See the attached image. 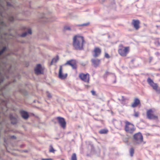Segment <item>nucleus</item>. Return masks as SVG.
Here are the masks:
<instances>
[{"label":"nucleus","instance_id":"1","mask_svg":"<svg viewBox=\"0 0 160 160\" xmlns=\"http://www.w3.org/2000/svg\"><path fill=\"white\" fill-rule=\"evenodd\" d=\"M85 43L84 37L77 35L73 38V46L76 50H81L83 48L84 44Z\"/></svg>","mask_w":160,"mask_h":160},{"label":"nucleus","instance_id":"2","mask_svg":"<svg viewBox=\"0 0 160 160\" xmlns=\"http://www.w3.org/2000/svg\"><path fill=\"white\" fill-rule=\"evenodd\" d=\"M130 50L129 47H125L122 44H120L118 46V51L120 56L122 57H126L129 53Z\"/></svg>","mask_w":160,"mask_h":160},{"label":"nucleus","instance_id":"3","mask_svg":"<svg viewBox=\"0 0 160 160\" xmlns=\"http://www.w3.org/2000/svg\"><path fill=\"white\" fill-rule=\"evenodd\" d=\"M125 123L124 130L126 132L130 134L133 133L135 130L134 125L127 121L125 122Z\"/></svg>","mask_w":160,"mask_h":160},{"label":"nucleus","instance_id":"4","mask_svg":"<svg viewBox=\"0 0 160 160\" xmlns=\"http://www.w3.org/2000/svg\"><path fill=\"white\" fill-rule=\"evenodd\" d=\"M154 111L152 109H149L146 111V115L148 119L150 120H157L158 116L154 113Z\"/></svg>","mask_w":160,"mask_h":160},{"label":"nucleus","instance_id":"5","mask_svg":"<svg viewBox=\"0 0 160 160\" xmlns=\"http://www.w3.org/2000/svg\"><path fill=\"white\" fill-rule=\"evenodd\" d=\"M78 77L82 81L87 83H89L90 80V76L89 73H84L82 72L79 74Z\"/></svg>","mask_w":160,"mask_h":160},{"label":"nucleus","instance_id":"6","mask_svg":"<svg viewBox=\"0 0 160 160\" xmlns=\"http://www.w3.org/2000/svg\"><path fill=\"white\" fill-rule=\"evenodd\" d=\"M133 137L134 140L137 144H139L143 142V136L140 132L134 134Z\"/></svg>","mask_w":160,"mask_h":160},{"label":"nucleus","instance_id":"7","mask_svg":"<svg viewBox=\"0 0 160 160\" xmlns=\"http://www.w3.org/2000/svg\"><path fill=\"white\" fill-rule=\"evenodd\" d=\"M69 65L73 69H76L77 66L76 62L74 60H71L67 61V62L63 65L66 66ZM63 66V65H62Z\"/></svg>","mask_w":160,"mask_h":160},{"label":"nucleus","instance_id":"8","mask_svg":"<svg viewBox=\"0 0 160 160\" xmlns=\"http://www.w3.org/2000/svg\"><path fill=\"white\" fill-rule=\"evenodd\" d=\"M56 119L61 127L63 129L65 128L66 127V123L65 119L63 118L59 117H57Z\"/></svg>","mask_w":160,"mask_h":160},{"label":"nucleus","instance_id":"9","mask_svg":"<svg viewBox=\"0 0 160 160\" xmlns=\"http://www.w3.org/2000/svg\"><path fill=\"white\" fill-rule=\"evenodd\" d=\"M101 50L100 48L97 47H95L93 51V57L95 58L98 57L101 54Z\"/></svg>","mask_w":160,"mask_h":160},{"label":"nucleus","instance_id":"10","mask_svg":"<svg viewBox=\"0 0 160 160\" xmlns=\"http://www.w3.org/2000/svg\"><path fill=\"white\" fill-rule=\"evenodd\" d=\"M62 66L61 65L60 66L58 77L59 78L62 79H65L67 76V73L63 74L62 73Z\"/></svg>","mask_w":160,"mask_h":160},{"label":"nucleus","instance_id":"11","mask_svg":"<svg viewBox=\"0 0 160 160\" xmlns=\"http://www.w3.org/2000/svg\"><path fill=\"white\" fill-rule=\"evenodd\" d=\"M43 70V69L40 64H38L34 69L35 73L37 75L42 73Z\"/></svg>","mask_w":160,"mask_h":160},{"label":"nucleus","instance_id":"12","mask_svg":"<svg viewBox=\"0 0 160 160\" xmlns=\"http://www.w3.org/2000/svg\"><path fill=\"white\" fill-rule=\"evenodd\" d=\"M140 21L138 20L133 19L132 20V24L134 28L137 30L140 28Z\"/></svg>","mask_w":160,"mask_h":160},{"label":"nucleus","instance_id":"13","mask_svg":"<svg viewBox=\"0 0 160 160\" xmlns=\"http://www.w3.org/2000/svg\"><path fill=\"white\" fill-rule=\"evenodd\" d=\"M115 127L118 129L121 130L123 126V122L121 121H117L115 122Z\"/></svg>","mask_w":160,"mask_h":160},{"label":"nucleus","instance_id":"14","mask_svg":"<svg viewBox=\"0 0 160 160\" xmlns=\"http://www.w3.org/2000/svg\"><path fill=\"white\" fill-rule=\"evenodd\" d=\"M91 61L93 66L95 68L98 67L101 62V60L98 59H92Z\"/></svg>","mask_w":160,"mask_h":160},{"label":"nucleus","instance_id":"15","mask_svg":"<svg viewBox=\"0 0 160 160\" xmlns=\"http://www.w3.org/2000/svg\"><path fill=\"white\" fill-rule=\"evenodd\" d=\"M140 104V101L139 99L137 98H135L132 104L131 107L135 108Z\"/></svg>","mask_w":160,"mask_h":160},{"label":"nucleus","instance_id":"16","mask_svg":"<svg viewBox=\"0 0 160 160\" xmlns=\"http://www.w3.org/2000/svg\"><path fill=\"white\" fill-rule=\"evenodd\" d=\"M151 86L158 93L160 94V89L158 88V86L157 83H154Z\"/></svg>","mask_w":160,"mask_h":160},{"label":"nucleus","instance_id":"17","mask_svg":"<svg viewBox=\"0 0 160 160\" xmlns=\"http://www.w3.org/2000/svg\"><path fill=\"white\" fill-rule=\"evenodd\" d=\"M20 113L22 117L24 119H27L28 118L29 116L28 113L24 111H21Z\"/></svg>","mask_w":160,"mask_h":160},{"label":"nucleus","instance_id":"18","mask_svg":"<svg viewBox=\"0 0 160 160\" xmlns=\"http://www.w3.org/2000/svg\"><path fill=\"white\" fill-rule=\"evenodd\" d=\"M10 118L11 120V123L13 124H15L17 122V120L16 118H14L12 115H10Z\"/></svg>","mask_w":160,"mask_h":160},{"label":"nucleus","instance_id":"19","mask_svg":"<svg viewBox=\"0 0 160 160\" xmlns=\"http://www.w3.org/2000/svg\"><path fill=\"white\" fill-rule=\"evenodd\" d=\"M108 132L107 129H102L99 131V133L101 134H105L107 133Z\"/></svg>","mask_w":160,"mask_h":160},{"label":"nucleus","instance_id":"20","mask_svg":"<svg viewBox=\"0 0 160 160\" xmlns=\"http://www.w3.org/2000/svg\"><path fill=\"white\" fill-rule=\"evenodd\" d=\"M28 33L30 34H32V31L31 29H29L28 30V32H25L22 34L21 35V37H24L26 36Z\"/></svg>","mask_w":160,"mask_h":160},{"label":"nucleus","instance_id":"21","mask_svg":"<svg viewBox=\"0 0 160 160\" xmlns=\"http://www.w3.org/2000/svg\"><path fill=\"white\" fill-rule=\"evenodd\" d=\"M59 58L58 56H57V57L54 58H53L50 63V65H52L53 63H56V62L58 60Z\"/></svg>","mask_w":160,"mask_h":160},{"label":"nucleus","instance_id":"22","mask_svg":"<svg viewBox=\"0 0 160 160\" xmlns=\"http://www.w3.org/2000/svg\"><path fill=\"white\" fill-rule=\"evenodd\" d=\"M147 82L151 86L154 83L152 80L150 78H148L147 79Z\"/></svg>","mask_w":160,"mask_h":160},{"label":"nucleus","instance_id":"23","mask_svg":"<svg viewBox=\"0 0 160 160\" xmlns=\"http://www.w3.org/2000/svg\"><path fill=\"white\" fill-rule=\"evenodd\" d=\"M134 150L133 148H130L129 152L131 157H132L134 153Z\"/></svg>","mask_w":160,"mask_h":160},{"label":"nucleus","instance_id":"24","mask_svg":"<svg viewBox=\"0 0 160 160\" xmlns=\"http://www.w3.org/2000/svg\"><path fill=\"white\" fill-rule=\"evenodd\" d=\"M127 99L126 98H125L123 96H122L121 97V99H118L122 103H123Z\"/></svg>","mask_w":160,"mask_h":160},{"label":"nucleus","instance_id":"25","mask_svg":"<svg viewBox=\"0 0 160 160\" xmlns=\"http://www.w3.org/2000/svg\"><path fill=\"white\" fill-rule=\"evenodd\" d=\"M71 160H77L76 155L75 153H73L72 154Z\"/></svg>","mask_w":160,"mask_h":160},{"label":"nucleus","instance_id":"26","mask_svg":"<svg viewBox=\"0 0 160 160\" xmlns=\"http://www.w3.org/2000/svg\"><path fill=\"white\" fill-rule=\"evenodd\" d=\"M154 44L157 46H159L160 45V43L159 41L158 40H156L154 42Z\"/></svg>","mask_w":160,"mask_h":160},{"label":"nucleus","instance_id":"27","mask_svg":"<svg viewBox=\"0 0 160 160\" xmlns=\"http://www.w3.org/2000/svg\"><path fill=\"white\" fill-rule=\"evenodd\" d=\"M139 113L138 112L134 111V113L133 116L135 117H138L139 116Z\"/></svg>","mask_w":160,"mask_h":160},{"label":"nucleus","instance_id":"28","mask_svg":"<svg viewBox=\"0 0 160 160\" xmlns=\"http://www.w3.org/2000/svg\"><path fill=\"white\" fill-rule=\"evenodd\" d=\"M104 57L105 58H110V56L109 55V54L107 52H105V53Z\"/></svg>","mask_w":160,"mask_h":160},{"label":"nucleus","instance_id":"29","mask_svg":"<svg viewBox=\"0 0 160 160\" xmlns=\"http://www.w3.org/2000/svg\"><path fill=\"white\" fill-rule=\"evenodd\" d=\"M50 152H52L54 153L55 150L52 147H50V149L49 151Z\"/></svg>","mask_w":160,"mask_h":160},{"label":"nucleus","instance_id":"30","mask_svg":"<svg viewBox=\"0 0 160 160\" xmlns=\"http://www.w3.org/2000/svg\"><path fill=\"white\" fill-rule=\"evenodd\" d=\"M6 49V48L4 47L2 50L0 51V55H1L5 51Z\"/></svg>","mask_w":160,"mask_h":160},{"label":"nucleus","instance_id":"31","mask_svg":"<svg viewBox=\"0 0 160 160\" xmlns=\"http://www.w3.org/2000/svg\"><path fill=\"white\" fill-rule=\"evenodd\" d=\"M47 95L48 97V98H51L52 97V96L48 92H47Z\"/></svg>","mask_w":160,"mask_h":160},{"label":"nucleus","instance_id":"32","mask_svg":"<svg viewBox=\"0 0 160 160\" xmlns=\"http://www.w3.org/2000/svg\"><path fill=\"white\" fill-rule=\"evenodd\" d=\"M91 92L93 95H96V94L95 92L93 90H92L91 91Z\"/></svg>","mask_w":160,"mask_h":160},{"label":"nucleus","instance_id":"33","mask_svg":"<svg viewBox=\"0 0 160 160\" xmlns=\"http://www.w3.org/2000/svg\"><path fill=\"white\" fill-rule=\"evenodd\" d=\"M64 29L66 30H70V28L69 27H68V28L65 27Z\"/></svg>","mask_w":160,"mask_h":160},{"label":"nucleus","instance_id":"34","mask_svg":"<svg viewBox=\"0 0 160 160\" xmlns=\"http://www.w3.org/2000/svg\"><path fill=\"white\" fill-rule=\"evenodd\" d=\"M110 73L108 71H106L105 72V74L106 75H108Z\"/></svg>","mask_w":160,"mask_h":160},{"label":"nucleus","instance_id":"35","mask_svg":"<svg viewBox=\"0 0 160 160\" xmlns=\"http://www.w3.org/2000/svg\"><path fill=\"white\" fill-rule=\"evenodd\" d=\"M88 25V23H85L83 24L82 26H86Z\"/></svg>","mask_w":160,"mask_h":160},{"label":"nucleus","instance_id":"36","mask_svg":"<svg viewBox=\"0 0 160 160\" xmlns=\"http://www.w3.org/2000/svg\"><path fill=\"white\" fill-rule=\"evenodd\" d=\"M14 20V18L13 17H12L10 19V20L11 21H13Z\"/></svg>","mask_w":160,"mask_h":160},{"label":"nucleus","instance_id":"37","mask_svg":"<svg viewBox=\"0 0 160 160\" xmlns=\"http://www.w3.org/2000/svg\"><path fill=\"white\" fill-rule=\"evenodd\" d=\"M85 86L86 87H87V88H89L90 87L89 85H85Z\"/></svg>","mask_w":160,"mask_h":160},{"label":"nucleus","instance_id":"38","mask_svg":"<svg viewBox=\"0 0 160 160\" xmlns=\"http://www.w3.org/2000/svg\"><path fill=\"white\" fill-rule=\"evenodd\" d=\"M150 60H151L152 59V57L150 58Z\"/></svg>","mask_w":160,"mask_h":160},{"label":"nucleus","instance_id":"39","mask_svg":"<svg viewBox=\"0 0 160 160\" xmlns=\"http://www.w3.org/2000/svg\"><path fill=\"white\" fill-rule=\"evenodd\" d=\"M132 62H133V60H132Z\"/></svg>","mask_w":160,"mask_h":160},{"label":"nucleus","instance_id":"40","mask_svg":"<svg viewBox=\"0 0 160 160\" xmlns=\"http://www.w3.org/2000/svg\"><path fill=\"white\" fill-rule=\"evenodd\" d=\"M62 160H63V159H62Z\"/></svg>","mask_w":160,"mask_h":160}]
</instances>
